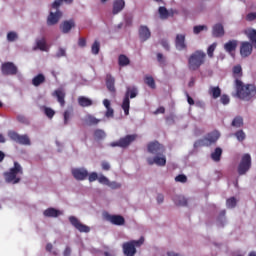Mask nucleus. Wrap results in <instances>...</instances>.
I'll use <instances>...</instances> for the list:
<instances>
[{
	"instance_id": "55",
	"label": "nucleus",
	"mask_w": 256,
	"mask_h": 256,
	"mask_svg": "<svg viewBox=\"0 0 256 256\" xmlns=\"http://www.w3.org/2000/svg\"><path fill=\"white\" fill-rule=\"evenodd\" d=\"M89 181L90 183H93V181H97L99 179V176L97 175L96 172H92L90 175H89Z\"/></svg>"
},
{
	"instance_id": "27",
	"label": "nucleus",
	"mask_w": 256,
	"mask_h": 256,
	"mask_svg": "<svg viewBox=\"0 0 256 256\" xmlns=\"http://www.w3.org/2000/svg\"><path fill=\"white\" fill-rule=\"evenodd\" d=\"M44 217H59L61 215V211L55 208H48L43 212Z\"/></svg>"
},
{
	"instance_id": "8",
	"label": "nucleus",
	"mask_w": 256,
	"mask_h": 256,
	"mask_svg": "<svg viewBox=\"0 0 256 256\" xmlns=\"http://www.w3.org/2000/svg\"><path fill=\"white\" fill-rule=\"evenodd\" d=\"M251 169V155L244 154L238 165V174L245 175Z\"/></svg>"
},
{
	"instance_id": "4",
	"label": "nucleus",
	"mask_w": 256,
	"mask_h": 256,
	"mask_svg": "<svg viewBox=\"0 0 256 256\" xmlns=\"http://www.w3.org/2000/svg\"><path fill=\"white\" fill-rule=\"evenodd\" d=\"M145 243V237L141 236L139 240H131L122 245L125 256H135L137 254V247H141Z\"/></svg>"
},
{
	"instance_id": "61",
	"label": "nucleus",
	"mask_w": 256,
	"mask_h": 256,
	"mask_svg": "<svg viewBox=\"0 0 256 256\" xmlns=\"http://www.w3.org/2000/svg\"><path fill=\"white\" fill-rule=\"evenodd\" d=\"M161 45L166 51H169V42L167 40H161Z\"/></svg>"
},
{
	"instance_id": "28",
	"label": "nucleus",
	"mask_w": 256,
	"mask_h": 256,
	"mask_svg": "<svg viewBox=\"0 0 256 256\" xmlns=\"http://www.w3.org/2000/svg\"><path fill=\"white\" fill-rule=\"evenodd\" d=\"M54 95L57 97V101L61 107H65V92L63 90H55Z\"/></svg>"
},
{
	"instance_id": "13",
	"label": "nucleus",
	"mask_w": 256,
	"mask_h": 256,
	"mask_svg": "<svg viewBox=\"0 0 256 256\" xmlns=\"http://www.w3.org/2000/svg\"><path fill=\"white\" fill-rule=\"evenodd\" d=\"M106 221H109L112 225H116L118 227H121L125 225V217L118 214H106L105 216Z\"/></svg>"
},
{
	"instance_id": "23",
	"label": "nucleus",
	"mask_w": 256,
	"mask_h": 256,
	"mask_svg": "<svg viewBox=\"0 0 256 256\" xmlns=\"http://www.w3.org/2000/svg\"><path fill=\"white\" fill-rule=\"evenodd\" d=\"M139 95V91L137 90V87L135 86H128L126 88V93L124 97H127V99H135Z\"/></svg>"
},
{
	"instance_id": "6",
	"label": "nucleus",
	"mask_w": 256,
	"mask_h": 256,
	"mask_svg": "<svg viewBox=\"0 0 256 256\" xmlns=\"http://www.w3.org/2000/svg\"><path fill=\"white\" fill-rule=\"evenodd\" d=\"M136 139L137 134L126 135L125 137L120 138L118 141L112 142L111 147H121L122 149H127V147L136 141Z\"/></svg>"
},
{
	"instance_id": "52",
	"label": "nucleus",
	"mask_w": 256,
	"mask_h": 256,
	"mask_svg": "<svg viewBox=\"0 0 256 256\" xmlns=\"http://www.w3.org/2000/svg\"><path fill=\"white\" fill-rule=\"evenodd\" d=\"M230 101L231 99L227 94H223L222 96H220V102L222 103V105H229Z\"/></svg>"
},
{
	"instance_id": "41",
	"label": "nucleus",
	"mask_w": 256,
	"mask_h": 256,
	"mask_svg": "<svg viewBox=\"0 0 256 256\" xmlns=\"http://www.w3.org/2000/svg\"><path fill=\"white\" fill-rule=\"evenodd\" d=\"M248 39L251 41L252 45H254L256 49V30H249L247 34Z\"/></svg>"
},
{
	"instance_id": "3",
	"label": "nucleus",
	"mask_w": 256,
	"mask_h": 256,
	"mask_svg": "<svg viewBox=\"0 0 256 256\" xmlns=\"http://www.w3.org/2000/svg\"><path fill=\"white\" fill-rule=\"evenodd\" d=\"M17 175H23V167H21L19 162H14V167L10 168L9 171L4 172L3 177L6 183L17 185V183H21V177Z\"/></svg>"
},
{
	"instance_id": "17",
	"label": "nucleus",
	"mask_w": 256,
	"mask_h": 256,
	"mask_svg": "<svg viewBox=\"0 0 256 256\" xmlns=\"http://www.w3.org/2000/svg\"><path fill=\"white\" fill-rule=\"evenodd\" d=\"M175 47L178 51H187V43H185V34L176 35Z\"/></svg>"
},
{
	"instance_id": "35",
	"label": "nucleus",
	"mask_w": 256,
	"mask_h": 256,
	"mask_svg": "<svg viewBox=\"0 0 256 256\" xmlns=\"http://www.w3.org/2000/svg\"><path fill=\"white\" fill-rule=\"evenodd\" d=\"M36 47L40 51H47V41L45 40V38L36 40Z\"/></svg>"
},
{
	"instance_id": "63",
	"label": "nucleus",
	"mask_w": 256,
	"mask_h": 256,
	"mask_svg": "<svg viewBox=\"0 0 256 256\" xmlns=\"http://www.w3.org/2000/svg\"><path fill=\"white\" fill-rule=\"evenodd\" d=\"M17 120L19 121V123H27V118H25V116L23 115H19L17 117Z\"/></svg>"
},
{
	"instance_id": "57",
	"label": "nucleus",
	"mask_w": 256,
	"mask_h": 256,
	"mask_svg": "<svg viewBox=\"0 0 256 256\" xmlns=\"http://www.w3.org/2000/svg\"><path fill=\"white\" fill-rule=\"evenodd\" d=\"M78 45L79 47H87V40L83 37L79 38Z\"/></svg>"
},
{
	"instance_id": "58",
	"label": "nucleus",
	"mask_w": 256,
	"mask_h": 256,
	"mask_svg": "<svg viewBox=\"0 0 256 256\" xmlns=\"http://www.w3.org/2000/svg\"><path fill=\"white\" fill-rule=\"evenodd\" d=\"M107 111L105 113V117H113V115H115V111L113 110V108H106Z\"/></svg>"
},
{
	"instance_id": "51",
	"label": "nucleus",
	"mask_w": 256,
	"mask_h": 256,
	"mask_svg": "<svg viewBox=\"0 0 256 256\" xmlns=\"http://www.w3.org/2000/svg\"><path fill=\"white\" fill-rule=\"evenodd\" d=\"M176 183H187V176L185 174H179L175 177Z\"/></svg>"
},
{
	"instance_id": "19",
	"label": "nucleus",
	"mask_w": 256,
	"mask_h": 256,
	"mask_svg": "<svg viewBox=\"0 0 256 256\" xmlns=\"http://www.w3.org/2000/svg\"><path fill=\"white\" fill-rule=\"evenodd\" d=\"M73 27H75L74 19L66 20L60 25V29L64 34L69 33L73 29Z\"/></svg>"
},
{
	"instance_id": "62",
	"label": "nucleus",
	"mask_w": 256,
	"mask_h": 256,
	"mask_svg": "<svg viewBox=\"0 0 256 256\" xmlns=\"http://www.w3.org/2000/svg\"><path fill=\"white\" fill-rule=\"evenodd\" d=\"M98 181H99V183H105V184L109 183V179H107V177H105V176H100L98 178Z\"/></svg>"
},
{
	"instance_id": "36",
	"label": "nucleus",
	"mask_w": 256,
	"mask_h": 256,
	"mask_svg": "<svg viewBox=\"0 0 256 256\" xmlns=\"http://www.w3.org/2000/svg\"><path fill=\"white\" fill-rule=\"evenodd\" d=\"M231 125H232V127H236V129H239V128L243 127V117L236 116L233 119Z\"/></svg>"
},
{
	"instance_id": "39",
	"label": "nucleus",
	"mask_w": 256,
	"mask_h": 256,
	"mask_svg": "<svg viewBox=\"0 0 256 256\" xmlns=\"http://www.w3.org/2000/svg\"><path fill=\"white\" fill-rule=\"evenodd\" d=\"M92 54L93 55H99V51H101V43H99V41H95L92 44V48H91Z\"/></svg>"
},
{
	"instance_id": "59",
	"label": "nucleus",
	"mask_w": 256,
	"mask_h": 256,
	"mask_svg": "<svg viewBox=\"0 0 256 256\" xmlns=\"http://www.w3.org/2000/svg\"><path fill=\"white\" fill-rule=\"evenodd\" d=\"M165 113V107L160 106L158 109L155 110L154 115H159Z\"/></svg>"
},
{
	"instance_id": "11",
	"label": "nucleus",
	"mask_w": 256,
	"mask_h": 256,
	"mask_svg": "<svg viewBox=\"0 0 256 256\" xmlns=\"http://www.w3.org/2000/svg\"><path fill=\"white\" fill-rule=\"evenodd\" d=\"M1 71L2 75H16L19 69L13 62H4L1 65Z\"/></svg>"
},
{
	"instance_id": "22",
	"label": "nucleus",
	"mask_w": 256,
	"mask_h": 256,
	"mask_svg": "<svg viewBox=\"0 0 256 256\" xmlns=\"http://www.w3.org/2000/svg\"><path fill=\"white\" fill-rule=\"evenodd\" d=\"M221 88L219 86H210L208 89V95H210V97L212 99H219V97H221Z\"/></svg>"
},
{
	"instance_id": "1",
	"label": "nucleus",
	"mask_w": 256,
	"mask_h": 256,
	"mask_svg": "<svg viewBox=\"0 0 256 256\" xmlns=\"http://www.w3.org/2000/svg\"><path fill=\"white\" fill-rule=\"evenodd\" d=\"M235 87L237 97L243 101H251L256 95V86L253 84L244 85L239 78L235 80Z\"/></svg>"
},
{
	"instance_id": "20",
	"label": "nucleus",
	"mask_w": 256,
	"mask_h": 256,
	"mask_svg": "<svg viewBox=\"0 0 256 256\" xmlns=\"http://www.w3.org/2000/svg\"><path fill=\"white\" fill-rule=\"evenodd\" d=\"M106 87L110 93L115 94L116 89H115V77H113L111 74L106 75Z\"/></svg>"
},
{
	"instance_id": "24",
	"label": "nucleus",
	"mask_w": 256,
	"mask_h": 256,
	"mask_svg": "<svg viewBox=\"0 0 256 256\" xmlns=\"http://www.w3.org/2000/svg\"><path fill=\"white\" fill-rule=\"evenodd\" d=\"M212 34L214 37H223V35H225L223 24H215L213 26Z\"/></svg>"
},
{
	"instance_id": "54",
	"label": "nucleus",
	"mask_w": 256,
	"mask_h": 256,
	"mask_svg": "<svg viewBox=\"0 0 256 256\" xmlns=\"http://www.w3.org/2000/svg\"><path fill=\"white\" fill-rule=\"evenodd\" d=\"M67 52L64 48H59L58 52L56 53V57H66Z\"/></svg>"
},
{
	"instance_id": "34",
	"label": "nucleus",
	"mask_w": 256,
	"mask_h": 256,
	"mask_svg": "<svg viewBox=\"0 0 256 256\" xmlns=\"http://www.w3.org/2000/svg\"><path fill=\"white\" fill-rule=\"evenodd\" d=\"M130 107H131V101L129 100V98L124 97L123 102H122V109H123L125 115H129Z\"/></svg>"
},
{
	"instance_id": "56",
	"label": "nucleus",
	"mask_w": 256,
	"mask_h": 256,
	"mask_svg": "<svg viewBox=\"0 0 256 256\" xmlns=\"http://www.w3.org/2000/svg\"><path fill=\"white\" fill-rule=\"evenodd\" d=\"M101 167L103 171H109L111 169V165L109 164V162H106V161H103L101 163Z\"/></svg>"
},
{
	"instance_id": "49",
	"label": "nucleus",
	"mask_w": 256,
	"mask_h": 256,
	"mask_svg": "<svg viewBox=\"0 0 256 256\" xmlns=\"http://www.w3.org/2000/svg\"><path fill=\"white\" fill-rule=\"evenodd\" d=\"M18 35L16 32H8L7 34V41L13 43V41H17Z\"/></svg>"
},
{
	"instance_id": "30",
	"label": "nucleus",
	"mask_w": 256,
	"mask_h": 256,
	"mask_svg": "<svg viewBox=\"0 0 256 256\" xmlns=\"http://www.w3.org/2000/svg\"><path fill=\"white\" fill-rule=\"evenodd\" d=\"M86 125H99L101 119H97L95 116L88 114L85 118Z\"/></svg>"
},
{
	"instance_id": "48",
	"label": "nucleus",
	"mask_w": 256,
	"mask_h": 256,
	"mask_svg": "<svg viewBox=\"0 0 256 256\" xmlns=\"http://www.w3.org/2000/svg\"><path fill=\"white\" fill-rule=\"evenodd\" d=\"M206 29H207V26H205V25L194 26L193 33L195 35H199V33H201V31H205Z\"/></svg>"
},
{
	"instance_id": "12",
	"label": "nucleus",
	"mask_w": 256,
	"mask_h": 256,
	"mask_svg": "<svg viewBox=\"0 0 256 256\" xmlns=\"http://www.w3.org/2000/svg\"><path fill=\"white\" fill-rule=\"evenodd\" d=\"M148 165H157L158 167H165L167 165V157L165 156V153L162 155H156L155 157L147 158Z\"/></svg>"
},
{
	"instance_id": "40",
	"label": "nucleus",
	"mask_w": 256,
	"mask_h": 256,
	"mask_svg": "<svg viewBox=\"0 0 256 256\" xmlns=\"http://www.w3.org/2000/svg\"><path fill=\"white\" fill-rule=\"evenodd\" d=\"M68 3V4H71L73 3V0H55L53 3H52V9H59V7H61L62 3Z\"/></svg>"
},
{
	"instance_id": "33",
	"label": "nucleus",
	"mask_w": 256,
	"mask_h": 256,
	"mask_svg": "<svg viewBox=\"0 0 256 256\" xmlns=\"http://www.w3.org/2000/svg\"><path fill=\"white\" fill-rule=\"evenodd\" d=\"M118 63L120 67H127L131 63V60L126 55L121 54L118 57Z\"/></svg>"
},
{
	"instance_id": "42",
	"label": "nucleus",
	"mask_w": 256,
	"mask_h": 256,
	"mask_svg": "<svg viewBox=\"0 0 256 256\" xmlns=\"http://www.w3.org/2000/svg\"><path fill=\"white\" fill-rule=\"evenodd\" d=\"M226 207L228 209H234V207H237V199L235 197H231L226 200Z\"/></svg>"
},
{
	"instance_id": "7",
	"label": "nucleus",
	"mask_w": 256,
	"mask_h": 256,
	"mask_svg": "<svg viewBox=\"0 0 256 256\" xmlns=\"http://www.w3.org/2000/svg\"><path fill=\"white\" fill-rule=\"evenodd\" d=\"M8 137L19 145H31V139H29V136H27V134L19 135V133L15 131H9Z\"/></svg>"
},
{
	"instance_id": "5",
	"label": "nucleus",
	"mask_w": 256,
	"mask_h": 256,
	"mask_svg": "<svg viewBox=\"0 0 256 256\" xmlns=\"http://www.w3.org/2000/svg\"><path fill=\"white\" fill-rule=\"evenodd\" d=\"M219 137H221V134L217 131L210 132L204 137L203 139H200L194 143V147H211V145H214V143H217L219 140Z\"/></svg>"
},
{
	"instance_id": "44",
	"label": "nucleus",
	"mask_w": 256,
	"mask_h": 256,
	"mask_svg": "<svg viewBox=\"0 0 256 256\" xmlns=\"http://www.w3.org/2000/svg\"><path fill=\"white\" fill-rule=\"evenodd\" d=\"M234 136L236 137L237 141L243 142L245 141V138L247 137L245 135V132L243 130H238L234 133Z\"/></svg>"
},
{
	"instance_id": "64",
	"label": "nucleus",
	"mask_w": 256,
	"mask_h": 256,
	"mask_svg": "<svg viewBox=\"0 0 256 256\" xmlns=\"http://www.w3.org/2000/svg\"><path fill=\"white\" fill-rule=\"evenodd\" d=\"M64 256H70L71 255V247L67 246L63 252Z\"/></svg>"
},
{
	"instance_id": "21",
	"label": "nucleus",
	"mask_w": 256,
	"mask_h": 256,
	"mask_svg": "<svg viewBox=\"0 0 256 256\" xmlns=\"http://www.w3.org/2000/svg\"><path fill=\"white\" fill-rule=\"evenodd\" d=\"M122 9H125V0H114L112 10L113 15L121 13Z\"/></svg>"
},
{
	"instance_id": "38",
	"label": "nucleus",
	"mask_w": 256,
	"mask_h": 256,
	"mask_svg": "<svg viewBox=\"0 0 256 256\" xmlns=\"http://www.w3.org/2000/svg\"><path fill=\"white\" fill-rule=\"evenodd\" d=\"M144 82L146 85H148V87H150V89H155L156 85L153 76H145Z\"/></svg>"
},
{
	"instance_id": "60",
	"label": "nucleus",
	"mask_w": 256,
	"mask_h": 256,
	"mask_svg": "<svg viewBox=\"0 0 256 256\" xmlns=\"http://www.w3.org/2000/svg\"><path fill=\"white\" fill-rule=\"evenodd\" d=\"M255 18H256V13H249L246 16L247 21H255Z\"/></svg>"
},
{
	"instance_id": "29",
	"label": "nucleus",
	"mask_w": 256,
	"mask_h": 256,
	"mask_svg": "<svg viewBox=\"0 0 256 256\" xmlns=\"http://www.w3.org/2000/svg\"><path fill=\"white\" fill-rule=\"evenodd\" d=\"M44 82L45 75L43 74H38L32 79V85H34V87H39V85H43Z\"/></svg>"
},
{
	"instance_id": "47",
	"label": "nucleus",
	"mask_w": 256,
	"mask_h": 256,
	"mask_svg": "<svg viewBox=\"0 0 256 256\" xmlns=\"http://www.w3.org/2000/svg\"><path fill=\"white\" fill-rule=\"evenodd\" d=\"M215 49H217V43H213L210 45L207 49V55L208 57L213 58V53H215Z\"/></svg>"
},
{
	"instance_id": "50",
	"label": "nucleus",
	"mask_w": 256,
	"mask_h": 256,
	"mask_svg": "<svg viewBox=\"0 0 256 256\" xmlns=\"http://www.w3.org/2000/svg\"><path fill=\"white\" fill-rule=\"evenodd\" d=\"M157 61L161 65V67H165L167 65L165 56H163L161 53L157 54Z\"/></svg>"
},
{
	"instance_id": "45",
	"label": "nucleus",
	"mask_w": 256,
	"mask_h": 256,
	"mask_svg": "<svg viewBox=\"0 0 256 256\" xmlns=\"http://www.w3.org/2000/svg\"><path fill=\"white\" fill-rule=\"evenodd\" d=\"M106 136H107V134H105V131H103L101 129H96L94 131V137L96 139H105Z\"/></svg>"
},
{
	"instance_id": "46",
	"label": "nucleus",
	"mask_w": 256,
	"mask_h": 256,
	"mask_svg": "<svg viewBox=\"0 0 256 256\" xmlns=\"http://www.w3.org/2000/svg\"><path fill=\"white\" fill-rule=\"evenodd\" d=\"M44 113L48 117V119H53V117H55V110L49 107L44 108Z\"/></svg>"
},
{
	"instance_id": "32",
	"label": "nucleus",
	"mask_w": 256,
	"mask_h": 256,
	"mask_svg": "<svg viewBox=\"0 0 256 256\" xmlns=\"http://www.w3.org/2000/svg\"><path fill=\"white\" fill-rule=\"evenodd\" d=\"M221 155H223V150L220 147H218L214 150V152H212L211 159L213 161L219 162L221 161Z\"/></svg>"
},
{
	"instance_id": "43",
	"label": "nucleus",
	"mask_w": 256,
	"mask_h": 256,
	"mask_svg": "<svg viewBox=\"0 0 256 256\" xmlns=\"http://www.w3.org/2000/svg\"><path fill=\"white\" fill-rule=\"evenodd\" d=\"M233 75L234 77H243V68L241 65H236L233 67Z\"/></svg>"
},
{
	"instance_id": "10",
	"label": "nucleus",
	"mask_w": 256,
	"mask_h": 256,
	"mask_svg": "<svg viewBox=\"0 0 256 256\" xmlns=\"http://www.w3.org/2000/svg\"><path fill=\"white\" fill-rule=\"evenodd\" d=\"M69 221L71 225L75 227V229H77V231H79L80 233H89V231H91V228L89 226L81 223V221H79V219H77V217L75 216H70Z\"/></svg>"
},
{
	"instance_id": "25",
	"label": "nucleus",
	"mask_w": 256,
	"mask_h": 256,
	"mask_svg": "<svg viewBox=\"0 0 256 256\" xmlns=\"http://www.w3.org/2000/svg\"><path fill=\"white\" fill-rule=\"evenodd\" d=\"M237 40H230L224 44V49L227 53H233L237 49Z\"/></svg>"
},
{
	"instance_id": "31",
	"label": "nucleus",
	"mask_w": 256,
	"mask_h": 256,
	"mask_svg": "<svg viewBox=\"0 0 256 256\" xmlns=\"http://www.w3.org/2000/svg\"><path fill=\"white\" fill-rule=\"evenodd\" d=\"M173 201L178 207H187V200L184 196H175Z\"/></svg>"
},
{
	"instance_id": "15",
	"label": "nucleus",
	"mask_w": 256,
	"mask_h": 256,
	"mask_svg": "<svg viewBox=\"0 0 256 256\" xmlns=\"http://www.w3.org/2000/svg\"><path fill=\"white\" fill-rule=\"evenodd\" d=\"M63 17V12H61L58 9H56V12H50L48 18H47V25H57L59 23V19Z\"/></svg>"
},
{
	"instance_id": "37",
	"label": "nucleus",
	"mask_w": 256,
	"mask_h": 256,
	"mask_svg": "<svg viewBox=\"0 0 256 256\" xmlns=\"http://www.w3.org/2000/svg\"><path fill=\"white\" fill-rule=\"evenodd\" d=\"M158 13L160 15V19H169V10H167V8L163 6L159 7Z\"/></svg>"
},
{
	"instance_id": "9",
	"label": "nucleus",
	"mask_w": 256,
	"mask_h": 256,
	"mask_svg": "<svg viewBox=\"0 0 256 256\" xmlns=\"http://www.w3.org/2000/svg\"><path fill=\"white\" fill-rule=\"evenodd\" d=\"M148 153H151V155H163L165 153V146H163L158 141L150 142L147 145Z\"/></svg>"
},
{
	"instance_id": "26",
	"label": "nucleus",
	"mask_w": 256,
	"mask_h": 256,
	"mask_svg": "<svg viewBox=\"0 0 256 256\" xmlns=\"http://www.w3.org/2000/svg\"><path fill=\"white\" fill-rule=\"evenodd\" d=\"M78 105H80V107H91V105H93V100L85 96H79Z\"/></svg>"
},
{
	"instance_id": "16",
	"label": "nucleus",
	"mask_w": 256,
	"mask_h": 256,
	"mask_svg": "<svg viewBox=\"0 0 256 256\" xmlns=\"http://www.w3.org/2000/svg\"><path fill=\"white\" fill-rule=\"evenodd\" d=\"M251 53H253V44H251V42H242L240 45L241 57H249Z\"/></svg>"
},
{
	"instance_id": "53",
	"label": "nucleus",
	"mask_w": 256,
	"mask_h": 256,
	"mask_svg": "<svg viewBox=\"0 0 256 256\" xmlns=\"http://www.w3.org/2000/svg\"><path fill=\"white\" fill-rule=\"evenodd\" d=\"M69 119H71V111L66 110L64 112V125H67L69 123Z\"/></svg>"
},
{
	"instance_id": "2",
	"label": "nucleus",
	"mask_w": 256,
	"mask_h": 256,
	"mask_svg": "<svg viewBox=\"0 0 256 256\" xmlns=\"http://www.w3.org/2000/svg\"><path fill=\"white\" fill-rule=\"evenodd\" d=\"M207 54L203 50L194 51L188 58V69L190 71H197L202 65H205Z\"/></svg>"
},
{
	"instance_id": "18",
	"label": "nucleus",
	"mask_w": 256,
	"mask_h": 256,
	"mask_svg": "<svg viewBox=\"0 0 256 256\" xmlns=\"http://www.w3.org/2000/svg\"><path fill=\"white\" fill-rule=\"evenodd\" d=\"M139 39L142 41V43H145V41L151 39V30H149V27L141 25L138 30Z\"/></svg>"
},
{
	"instance_id": "14",
	"label": "nucleus",
	"mask_w": 256,
	"mask_h": 256,
	"mask_svg": "<svg viewBox=\"0 0 256 256\" xmlns=\"http://www.w3.org/2000/svg\"><path fill=\"white\" fill-rule=\"evenodd\" d=\"M71 173L76 181H85L89 177V172L85 168H73Z\"/></svg>"
}]
</instances>
